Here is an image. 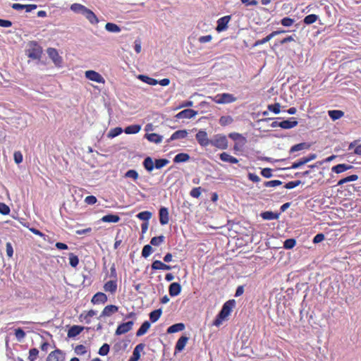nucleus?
<instances>
[{
    "mask_svg": "<svg viewBox=\"0 0 361 361\" xmlns=\"http://www.w3.org/2000/svg\"><path fill=\"white\" fill-rule=\"evenodd\" d=\"M235 306V300H229L227 302H226L223 307L219 312V313L217 314L216 317L213 322V325L215 326H220L223 322L227 319V317L231 314L233 308Z\"/></svg>",
    "mask_w": 361,
    "mask_h": 361,
    "instance_id": "nucleus-1",
    "label": "nucleus"
},
{
    "mask_svg": "<svg viewBox=\"0 0 361 361\" xmlns=\"http://www.w3.org/2000/svg\"><path fill=\"white\" fill-rule=\"evenodd\" d=\"M27 55L32 59H39L41 57L42 49L36 42H30L26 50Z\"/></svg>",
    "mask_w": 361,
    "mask_h": 361,
    "instance_id": "nucleus-2",
    "label": "nucleus"
},
{
    "mask_svg": "<svg viewBox=\"0 0 361 361\" xmlns=\"http://www.w3.org/2000/svg\"><path fill=\"white\" fill-rule=\"evenodd\" d=\"M212 99L216 104H229L235 102L236 97L232 94L222 93L217 94Z\"/></svg>",
    "mask_w": 361,
    "mask_h": 361,
    "instance_id": "nucleus-3",
    "label": "nucleus"
},
{
    "mask_svg": "<svg viewBox=\"0 0 361 361\" xmlns=\"http://www.w3.org/2000/svg\"><path fill=\"white\" fill-rule=\"evenodd\" d=\"M210 143L221 149H226L228 147V140L224 135H217Z\"/></svg>",
    "mask_w": 361,
    "mask_h": 361,
    "instance_id": "nucleus-4",
    "label": "nucleus"
},
{
    "mask_svg": "<svg viewBox=\"0 0 361 361\" xmlns=\"http://www.w3.org/2000/svg\"><path fill=\"white\" fill-rule=\"evenodd\" d=\"M85 77L92 81L104 84L105 80L103 76L94 71H87L85 73Z\"/></svg>",
    "mask_w": 361,
    "mask_h": 361,
    "instance_id": "nucleus-5",
    "label": "nucleus"
},
{
    "mask_svg": "<svg viewBox=\"0 0 361 361\" xmlns=\"http://www.w3.org/2000/svg\"><path fill=\"white\" fill-rule=\"evenodd\" d=\"M197 114V111L192 109H186L178 113L175 117L176 119H190L195 117Z\"/></svg>",
    "mask_w": 361,
    "mask_h": 361,
    "instance_id": "nucleus-6",
    "label": "nucleus"
},
{
    "mask_svg": "<svg viewBox=\"0 0 361 361\" xmlns=\"http://www.w3.org/2000/svg\"><path fill=\"white\" fill-rule=\"evenodd\" d=\"M195 137H196L197 142L202 147H207L210 143V141L207 136V133L204 130H199L197 133Z\"/></svg>",
    "mask_w": 361,
    "mask_h": 361,
    "instance_id": "nucleus-7",
    "label": "nucleus"
},
{
    "mask_svg": "<svg viewBox=\"0 0 361 361\" xmlns=\"http://www.w3.org/2000/svg\"><path fill=\"white\" fill-rule=\"evenodd\" d=\"M231 20L230 16H226L224 17L220 18L217 20V26L216 27V30L217 32H222L224 30H226L228 27V24Z\"/></svg>",
    "mask_w": 361,
    "mask_h": 361,
    "instance_id": "nucleus-8",
    "label": "nucleus"
},
{
    "mask_svg": "<svg viewBox=\"0 0 361 361\" xmlns=\"http://www.w3.org/2000/svg\"><path fill=\"white\" fill-rule=\"evenodd\" d=\"M133 322L130 321L120 324L116 330V335H121L130 331L133 328Z\"/></svg>",
    "mask_w": 361,
    "mask_h": 361,
    "instance_id": "nucleus-9",
    "label": "nucleus"
},
{
    "mask_svg": "<svg viewBox=\"0 0 361 361\" xmlns=\"http://www.w3.org/2000/svg\"><path fill=\"white\" fill-rule=\"evenodd\" d=\"M47 54L50 59L53 61L55 65L60 66L62 59L61 57L59 55L58 51L54 48H49L47 49Z\"/></svg>",
    "mask_w": 361,
    "mask_h": 361,
    "instance_id": "nucleus-10",
    "label": "nucleus"
},
{
    "mask_svg": "<svg viewBox=\"0 0 361 361\" xmlns=\"http://www.w3.org/2000/svg\"><path fill=\"white\" fill-rule=\"evenodd\" d=\"M65 357L63 353L60 350H56L51 352L47 358V361H64Z\"/></svg>",
    "mask_w": 361,
    "mask_h": 361,
    "instance_id": "nucleus-11",
    "label": "nucleus"
},
{
    "mask_svg": "<svg viewBox=\"0 0 361 361\" xmlns=\"http://www.w3.org/2000/svg\"><path fill=\"white\" fill-rule=\"evenodd\" d=\"M188 340L189 337L183 335L178 338L175 346V354L181 352L185 348Z\"/></svg>",
    "mask_w": 361,
    "mask_h": 361,
    "instance_id": "nucleus-12",
    "label": "nucleus"
},
{
    "mask_svg": "<svg viewBox=\"0 0 361 361\" xmlns=\"http://www.w3.org/2000/svg\"><path fill=\"white\" fill-rule=\"evenodd\" d=\"M353 168V166L346 164H339L331 168V171L336 173H341Z\"/></svg>",
    "mask_w": 361,
    "mask_h": 361,
    "instance_id": "nucleus-13",
    "label": "nucleus"
},
{
    "mask_svg": "<svg viewBox=\"0 0 361 361\" xmlns=\"http://www.w3.org/2000/svg\"><path fill=\"white\" fill-rule=\"evenodd\" d=\"M118 307L116 305H107L104 308L103 311L102 312L100 317H110L113 314L118 312Z\"/></svg>",
    "mask_w": 361,
    "mask_h": 361,
    "instance_id": "nucleus-14",
    "label": "nucleus"
},
{
    "mask_svg": "<svg viewBox=\"0 0 361 361\" xmlns=\"http://www.w3.org/2000/svg\"><path fill=\"white\" fill-rule=\"evenodd\" d=\"M82 15L92 25L97 24L99 22V20H98L97 17L96 16V15L91 10L88 9L87 8L85 9V11H84Z\"/></svg>",
    "mask_w": 361,
    "mask_h": 361,
    "instance_id": "nucleus-15",
    "label": "nucleus"
},
{
    "mask_svg": "<svg viewBox=\"0 0 361 361\" xmlns=\"http://www.w3.org/2000/svg\"><path fill=\"white\" fill-rule=\"evenodd\" d=\"M144 166L148 171H152L154 168L158 169V159H155L154 162L150 157H147L144 162Z\"/></svg>",
    "mask_w": 361,
    "mask_h": 361,
    "instance_id": "nucleus-16",
    "label": "nucleus"
},
{
    "mask_svg": "<svg viewBox=\"0 0 361 361\" xmlns=\"http://www.w3.org/2000/svg\"><path fill=\"white\" fill-rule=\"evenodd\" d=\"M291 119H293V121L286 120L281 121L279 123V126L283 129H290L295 127L298 123V121H295L294 118H292Z\"/></svg>",
    "mask_w": 361,
    "mask_h": 361,
    "instance_id": "nucleus-17",
    "label": "nucleus"
},
{
    "mask_svg": "<svg viewBox=\"0 0 361 361\" xmlns=\"http://www.w3.org/2000/svg\"><path fill=\"white\" fill-rule=\"evenodd\" d=\"M93 304L105 303L107 301V296L101 292L97 293L92 298Z\"/></svg>",
    "mask_w": 361,
    "mask_h": 361,
    "instance_id": "nucleus-18",
    "label": "nucleus"
},
{
    "mask_svg": "<svg viewBox=\"0 0 361 361\" xmlns=\"http://www.w3.org/2000/svg\"><path fill=\"white\" fill-rule=\"evenodd\" d=\"M169 294L171 296L174 297L179 295L181 291V286L180 283L174 282L169 286Z\"/></svg>",
    "mask_w": 361,
    "mask_h": 361,
    "instance_id": "nucleus-19",
    "label": "nucleus"
},
{
    "mask_svg": "<svg viewBox=\"0 0 361 361\" xmlns=\"http://www.w3.org/2000/svg\"><path fill=\"white\" fill-rule=\"evenodd\" d=\"M169 212L166 208L161 207L159 209V221L161 224H167L169 223Z\"/></svg>",
    "mask_w": 361,
    "mask_h": 361,
    "instance_id": "nucleus-20",
    "label": "nucleus"
},
{
    "mask_svg": "<svg viewBox=\"0 0 361 361\" xmlns=\"http://www.w3.org/2000/svg\"><path fill=\"white\" fill-rule=\"evenodd\" d=\"M145 345L142 343L138 344L134 349L133 356L128 361H137L140 357V353L144 349Z\"/></svg>",
    "mask_w": 361,
    "mask_h": 361,
    "instance_id": "nucleus-21",
    "label": "nucleus"
},
{
    "mask_svg": "<svg viewBox=\"0 0 361 361\" xmlns=\"http://www.w3.org/2000/svg\"><path fill=\"white\" fill-rule=\"evenodd\" d=\"M220 159L225 162H229L231 164H237L238 162V159L226 152H222L219 155Z\"/></svg>",
    "mask_w": 361,
    "mask_h": 361,
    "instance_id": "nucleus-22",
    "label": "nucleus"
},
{
    "mask_svg": "<svg viewBox=\"0 0 361 361\" xmlns=\"http://www.w3.org/2000/svg\"><path fill=\"white\" fill-rule=\"evenodd\" d=\"M188 131L186 130H178L174 132L171 137L170 140L183 139L188 136Z\"/></svg>",
    "mask_w": 361,
    "mask_h": 361,
    "instance_id": "nucleus-23",
    "label": "nucleus"
},
{
    "mask_svg": "<svg viewBox=\"0 0 361 361\" xmlns=\"http://www.w3.org/2000/svg\"><path fill=\"white\" fill-rule=\"evenodd\" d=\"M190 157L188 153H179L175 156L173 158V161L175 163H183L187 162L190 160Z\"/></svg>",
    "mask_w": 361,
    "mask_h": 361,
    "instance_id": "nucleus-24",
    "label": "nucleus"
},
{
    "mask_svg": "<svg viewBox=\"0 0 361 361\" xmlns=\"http://www.w3.org/2000/svg\"><path fill=\"white\" fill-rule=\"evenodd\" d=\"M104 289L106 292H110L111 293H115L117 289L116 281H107L104 286Z\"/></svg>",
    "mask_w": 361,
    "mask_h": 361,
    "instance_id": "nucleus-25",
    "label": "nucleus"
},
{
    "mask_svg": "<svg viewBox=\"0 0 361 361\" xmlns=\"http://www.w3.org/2000/svg\"><path fill=\"white\" fill-rule=\"evenodd\" d=\"M311 145L307 142H301L291 147L290 152H295L302 149H308Z\"/></svg>",
    "mask_w": 361,
    "mask_h": 361,
    "instance_id": "nucleus-26",
    "label": "nucleus"
},
{
    "mask_svg": "<svg viewBox=\"0 0 361 361\" xmlns=\"http://www.w3.org/2000/svg\"><path fill=\"white\" fill-rule=\"evenodd\" d=\"M101 221L106 223H117L120 221V217L116 214H107L104 216Z\"/></svg>",
    "mask_w": 361,
    "mask_h": 361,
    "instance_id": "nucleus-27",
    "label": "nucleus"
},
{
    "mask_svg": "<svg viewBox=\"0 0 361 361\" xmlns=\"http://www.w3.org/2000/svg\"><path fill=\"white\" fill-rule=\"evenodd\" d=\"M261 216L264 220H274L278 219L279 217V213H275L271 211H267L261 214Z\"/></svg>",
    "mask_w": 361,
    "mask_h": 361,
    "instance_id": "nucleus-28",
    "label": "nucleus"
},
{
    "mask_svg": "<svg viewBox=\"0 0 361 361\" xmlns=\"http://www.w3.org/2000/svg\"><path fill=\"white\" fill-rule=\"evenodd\" d=\"M185 329V325L183 323H177L171 325L167 329L168 334H173L178 331H181Z\"/></svg>",
    "mask_w": 361,
    "mask_h": 361,
    "instance_id": "nucleus-29",
    "label": "nucleus"
},
{
    "mask_svg": "<svg viewBox=\"0 0 361 361\" xmlns=\"http://www.w3.org/2000/svg\"><path fill=\"white\" fill-rule=\"evenodd\" d=\"M83 328L79 326H73L68 331V336L70 338L75 337L80 334Z\"/></svg>",
    "mask_w": 361,
    "mask_h": 361,
    "instance_id": "nucleus-30",
    "label": "nucleus"
},
{
    "mask_svg": "<svg viewBox=\"0 0 361 361\" xmlns=\"http://www.w3.org/2000/svg\"><path fill=\"white\" fill-rule=\"evenodd\" d=\"M329 117L333 120L336 121L343 116L344 112L341 110H331L328 112Z\"/></svg>",
    "mask_w": 361,
    "mask_h": 361,
    "instance_id": "nucleus-31",
    "label": "nucleus"
},
{
    "mask_svg": "<svg viewBox=\"0 0 361 361\" xmlns=\"http://www.w3.org/2000/svg\"><path fill=\"white\" fill-rule=\"evenodd\" d=\"M150 327V323L147 321L145 322L136 333L137 336H141L147 333Z\"/></svg>",
    "mask_w": 361,
    "mask_h": 361,
    "instance_id": "nucleus-32",
    "label": "nucleus"
},
{
    "mask_svg": "<svg viewBox=\"0 0 361 361\" xmlns=\"http://www.w3.org/2000/svg\"><path fill=\"white\" fill-rule=\"evenodd\" d=\"M105 29L110 32L118 33L121 32V28L118 25L112 23H107L105 25Z\"/></svg>",
    "mask_w": 361,
    "mask_h": 361,
    "instance_id": "nucleus-33",
    "label": "nucleus"
},
{
    "mask_svg": "<svg viewBox=\"0 0 361 361\" xmlns=\"http://www.w3.org/2000/svg\"><path fill=\"white\" fill-rule=\"evenodd\" d=\"M141 130V126L139 125H131L126 127L124 130V132L126 134H135L137 133Z\"/></svg>",
    "mask_w": 361,
    "mask_h": 361,
    "instance_id": "nucleus-34",
    "label": "nucleus"
},
{
    "mask_svg": "<svg viewBox=\"0 0 361 361\" xmlns=\"http://www.w3.org/2000/svg\"><path fill=\"white\" fill-rule=\"evenodd\" d=\"M233 119L231 116H222L220 117L219 123L221 126H226L231 124Z\"/></svg>",
    "mask_w": 361,
    "mask_h": 361,
    "instance_id": "nucleus-35",
    "label": "nucleus"
},
{
    "mask_svg": "<svg viewBox=\"0 0 361 361\" xmlns=\"http://www.w3.org/2000/svg\"><path fill=\"white\" fill-rule=\"evenodd\" d=\"M357 179H358V176L356 175V174H353V175L348 176L347 177H345V178L341 179L338 182L337 185H342L344 183H348V182H350V181H355Z\"/></svg>",
    "mask_w": 361,
    "mask_h": 361,
    "instance_id": "nucleus-36",
    "label": "nucleus"
},
{
    "mask_svg": "<svg viewBox=\"0 0 361 361\" xmlns=\"http://www.w3.org/2000/svg\"><path fill=\"white\" fill-rule=\"evenodd\" d=\"M86 8L85 6L80 4H73L71 6V11L77 13L83 14Z\"/></svg>",
    "mask_w": 361,
    "mask_h": 361,
    "instance_id": "nucleus-37",
    "label": "nucleus"
},
{
    "mask_svg": "<svg viewBox=\"0 0 361 361\" xmlns=\"http://www.w3.org/2000/svg\"><path fill=\"white\" fill-rule=\"evenodd\" d=\"M138 78L149 85H155L158 83V81L157 80L151 78L147 75H139Z\"/></svg>",
    "mask_w": 361,
    "mask_h": 361,
    "instance_id": "nucleus-38",
    "label": "nucleus"
},
{
    "mask_svg": "<svg viewBox=\"0 0 361 361\" xmlns=\"http://www.w3.org/2000/svg\"><path fill=\"white\" fill-rule=\"evenodd\" d=\"M318 19L316 14H310L305 17L303 22L306 25H310L315 23Z\"/></svg>",
    "mask_w": 361,
    "mask_h": 361,
    "instance_id": "nucleus-39",
    "label": "nucleus"
},
{
    "mask_svg": "<svg viewBox=\"0 0 361 361\" xmlns=\"http://www.w3.org/2000/svg\"><path fill=\"white\" fill-rule=\"evenodd\" d=\"M228 137L235 141L241 140L243 144L246 142L245 137L238 133H231Z\"/></svg>",
    "mask_w": 361,
    "mask_h": 361,
    "instance_id": "nucleus-40",
    "label": "nucleus"
},
{
    "mask_svg": "<svg viewBox=\"0 0 361 361\" xmlns=\"http://www.w3.org/2000/svg\"><path fill=\"white\" fill-rule=\"evenodd\" d=\"M123 132V129L120 127H117L113 129H111L109 132L107 136L109 138H114L118 135H119Z\"/></svg>",
    "mask_w": 361,
    "mask_h": 361,
    "instance_id": "nucleus-41",
    "label": "nucleus"
},
{
    "mask_svg": "<svg viewBox=\"0 0 361 361\" xmlns=\"http://www.w3.org/2000/svg\"><path fill=\"white\" fill-rule=\"evenodd\" d=\"M153 252V248L150 245H146L144 246L142 251V256L145 258L148 257Z\"/></svg>",
    "mask_w": 361,
    "mask_h": 361,
    "instance_id": "nucleus-42",
    "label": "nucleus"
},
{
    "mask_svg": "<svg viewBox=\"0 0 361 361\" xmlns=\"http://www.w3.org/2000/svg\"><path fill=\"white\" fill-rule=\"evenodd\" d=\"M282 184V182L279 180H269L264 183V185L267 188H274L279 186Z\"/></svg>",
    "mask_w": 361,
    "mask_h": 361,
    "instance_id": "nucleus-43",
    "label": "nucleus"
},
{
    "mask_svg": "<svg viewBox=\"0 0 361 361\" xmlns=\"http://www.w3.org/2000/svg\"><path fill=\"white\" fill-rule=\"evenodd\" d=\"M69 263L71 267H76L79 263L78 257L73 253L69 254Z\"/></svg>",
    "mask_w": 361,
    "mask_h": 361,
    "instance_id": "nucleus-44",
    "label": "nucleus"
},
{
    "mask_svg": "<svg viewBox=\"0 0 361 361\" xmlns=\"http://www.w3.org/2000/svg\"><path fill=\"white\" fill-rule=\"evenodd\" d=\"M295 20L289 17H285L281 20V24L284 27H290L293 25Z\"/></svg>",
    "mask_w": 361,
    "mask_h": 361,
    "instance_id": "nucleus-45",
    "label": "nucleus"
},
{
    "mask_svg": "<svg viewBox=\"0 0 361 361\" xmlns=\"http://www.w3.org/2000/svg\"><path fill=\"white\" fill-rule=\"evenodd\" d=\"M202 191V189L201 187L194 188L190 190V195L194 198H198L201 195Z\"/></svg>",
    "mask_w": 361,
    "mask_h": 361,
    "instance_id": "nucleus-46",
    "label": "nucleus"
},
{
    "mask_svg": "<svg viewBox=\"0 0 361 361\" xmlns=\"http://www.w3.org/2000/svg\"><path fill=\"white\" fill-rule=\"evenodd\" d=\"M267 108L270 111H272L276 114H279L281 111V110H280L281 105L279 103H275L274 104H269Z\"/></svg>",
    "mask_w": 361,
    "mask_h": 361,
    "instance_id": "nucleus-47",
    "label": "nucleus"
},
{
    "mask_svg": "<svg viewBox=\"0 0 361 361\" xmlns=\"http://www.w3.org/2000/svg\"><path fill=\"white\" fill-rule=\"evenodd\" d=\"M296 244V240L293 238H288L283 243V247L286 249H291Z\"/></svg>",
    "mask_w": 361,
    "mask_h": 361,
    "instance_id": "nucleus-48",
    "label": "nucleus"
},
{
    "mask_svg": "<svg viewBox=\"0 0 361 361\" xmlns=\"http://www.w3.org/2000/svg\"><path fill=\"white\" fill-rule=\"evenodd\" d=\"M152 216V214L149 212L145 211L140 212L138 214H137V217L139 218L140 220L143 221H147L150 219Z\"/></svg>",
    "mask_w": 361,
    "mask_h": 361,
    "instance_id": "nucleus-49",
    "label": "nucleus"
},
{
    "mask_svg": "<svg viewBox=\"0 0 361 361\" xmlns=\"http://www.w3.org/2000/svg\"><path fill=\"white\" fill-rule=\"evenodd\" d=\"M11 212V209L8 205H6L5 203L0 202V214L3 215H8Z\"/></svg>",
    "mask_w": 361,
    "mask_h": 361,
    "instance_id": "nucleus-50",
    "label": "nucleus"
},
{
    "mask_svg": "<svg viewBox=\"0 0 361 361\" xmlns=\"http://www.w3.org/2000/svg\"><path fill=\"white\" fill-rule=\"evenodd\" d=\"M316 157L317 156L315 154H309L307 157H305L300 159L299 160L300 162H302V165H304V164L310 162V161L314 160L316 158Z\"/></svg>",
    "mask_w": 361,
    "mask_h": 361,
    "instance_id": "nucleus-51",
    "label": "nucleus"
},
{
    "mask_svg": "<svg viewBox=\"0 0 361 361\" xmlns=\"http://www.w3.org/2000/svg\"><path fill=\"white\" fill-rule=\"evenodd\" d=\"M39 354V350L37 348H32L29 352V360L30 361H35Z\"/></svg>",
    "mask_w": 361,
    "mask_h": 361,
    "instance_id": "nucleus-52",
    "label": "nucleus"
},
{
    "mask_svg": "<svg viewBox=\"0 0 361 361\" xmlns=\"http://www.w3.org/2000/svg\"><path fill=\"white\" fill-rule=\"evenodd\" d=\"M16 337L18 341H21L25 336V333L22 329H17L15 332Z\"/></svg>",
    "mask_w": 361,
    "mask_h": 361,
    "instance_id": "nucleus-53",
    "label": "nucleus"
},
{
    "mask_svg": "<svg viewBox=\"0 0 361 361\" xmlns=\"http://www.w3.org/2000/svg\"><path fill=\"white\" fill-rule=\"evenodd\" d=\"M300 184H301L300 180L290 181V182L286 183V185H284V188L286 189H292V188H294L298 186Z\"/></svg>",
    "mask_w": 361,
    "mask_h": 361,
    "instance_id": "nucleus-54",
    "label": "nucleus"
},
{
    "mask_svg": "<svg viewBox=\"0 0 361 361\" xmlns=\"http://www.w3.org/2000/svg\"><path fill=\"white\" fill-rule=\"evenodd\" d=\"M109 351V345L107 343H104L99 350V354L100 355H106Z\"/></svg>",
    "mask_w": 361,
    "mask_h": 361,
    "instance_id": "nucleus-55",
    "label": "nucleus"
},
{
    "mask_svg": "<svg viewBox=\"0 0 361 361\" xmlns=\"http://www.w3.org/2000/svg\"><path fill=\"white\" fill-rule=\"evenodd\" d=\"M261 174L263 177L269 178L272 176V171L269 168H265L261 171Z\"/></svg>",
    "mask_w": 361,
    "mask_h": 361,
    "instance_id": "nucleus-56",
    "label": "nucleus"
},
{
    "mask_svg": "<svg viewBox=\"0 0 361 361\" xmlns=\"http://www.w3.org/2000/svg\"><path fill=\"white\" fill-rule=\"evenodd\" d=\"M126 177L136 180L138 178V173L135 170H129L126 173Z\"/></svg>",
    "mask_w": 361,
    "mask_h": 361,
    "instance_id": "nucleus-57",
    "label": "nucleus"
},
{
    "mask_svg": "<svg viewBox=\"0 0 361 361\" xmlns=\"http://www.w3.org/2000/svg\"><path fill=\"white\" fill-rule=\"evenodd\" d=\"M77 355H83L86 353V348L82 345H78L75 348Z\"/></svg>",
    "mask_w": 361,
    "mask_h": 361,
    "instance_id": "nucleus-58",
    "label": "nucleus"
},
{
    "mask_svg": "<svg viewBox=\"0 0 361 361\" xmlns=\"http://www.w3.org/2000/svg\"><path fill=\"white\" fill-rule=\"evenodd\" d=\"M85 202L87 204H94L97 202V198L93 195H90L85 197Z\"/></svg>",
    "mask_w": 361,
    "mask_h": 361,
    "instance_id": "nucleus-59",
    "label": "nucleus"
},
{
    "mask_svg": "<svg viewBox=\"0 0 361 361\" xmlns=\"http://www.w3.org/2000/svg\"><path fill=\"white\" fill-rule=\"evenodd\" d=\"M13 157L16 164H20L23 161V155L20 152H15Z\"/></svg>",
    "mask_w": 361,
    "mask_h": 361,
    "instance_id": "nucleus-60",
    "label": "nucleus"
},
{
    "mask_svg": "<svg viewBox=\"0 0 361 361\" xmlns=\"http://www.w3.org/2000/svg\"><path fill=\"white\" fill-rule=\"evenodd\" d=\"M247 176L249 180L252 182L258 183L260 181V178L255 173H249Z\"/></svg>",
    "mask_w": 361,
    "mask_h": 361,
    "instance_id": "nucleus-61",
    "label": "nucleus"
},
{
    "mask_svg": "<svg viewBox=\"0 0 361 361\" xmlns=\"http://www.w3.org/2000/svg\"><path fill=\"white\" fill-rule=\"evenodd\" d=\"M6 250L8 257H11L13 255V249L11 243H7L6 245Z\"/></svg>",
    "mask_w": 361,
    "mask_h": 361,
    "instance_id": "nucleus-62",
    "label": "nucleus"
},
{
    "mask_svg": "<svg viewBox=\"0 0 361 361\" xmlns=\"http://www.w3.org/2000/svg\"><path fill=\"white\" fill-rule=\"evenodd\" d=\"M212 39V36L209 35H205V36H201L198 39V41L200 43H207V42H209Z\"/></svg>",
    "mask_w": 361,
    "mask_h": 361,
    "instance_id": "nucleus-63",
    "label": "nucleus"
},
{
    "mask_svg": "<svg viewBox=\"0 0 361 361\" xmlns=\"http://www.w3.org/2000/svg\"><path fill=\"white\" fill-rule=\"evenodd\" d=\"M146 137L151 142H158V135L155 133L146 134Z\"/></svg>",
    "mask_w": 361,
    "mask_h": 361,
    "instance_id": "nucleus-64",
    "label": "nucleus"
}]
</instances>
